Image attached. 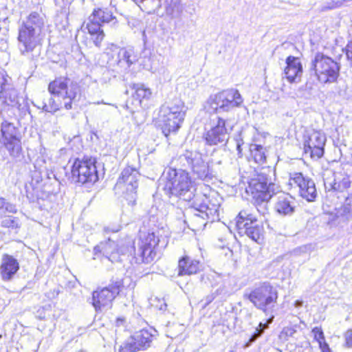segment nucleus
<instances>
[{
	"label": "nucleus",
	"mask_w": 352,
	"mask_h": 352,
	"mask_svg": "<svg viewBox=\"0 0 352 352\" xmlns=\"http://www.w3.org/2000/svg\"><path fill=\"white\" fill-rule=\"evenodd\" d=\"M45 26V17L43 14L32 12L18 28V48L23 56L32 53L41 45L42 32Z\"/></svg>",
	"instance_id": "f257e3e1"
},
{
	"label": "nucleus",
	"mask_w": 352,
	"mask_h": 352,
	"mask_svg": "<svg viewBox=\"0 0 352 352\" xmlns=\"http://www.w3.org/2000/svg\"><path fill=\"white\" fill-rule=\"evenodd\" d=\"M243 99L236 89H228L211 95L204 106L206 112L216 116L232 111L240 107Z\"/></svg>",
	"instance_id": "f03ea898"
},
{
	"label": "nucleus",
	"mask_w": 352,
	"mask_h": 352,
	"mask_svg": "<svg viewBox=\"0 0 352 352\" xmlns=\"http://www.w3.org/2000/svg\"><path fill=\"white\" fill-rule=\"evenodd\" d=\"M185 116L184 102L178 98L162 105L159 112V120L162 133L166 137L170 133H175L180 128Z\"/></svg>",
	"instance_id": "7ed1b4c3"
},
{
	"label": "nucleus",
	"mask_w": 352,
	"mask_h": 352,
	"mask_svg": "<svg viewBox=\"0 0 352 352\" xmlns=\"http://www.w3.org/2000/svg\"><path fill=\"white\" fill-rule=\"evenodd\" d=\"M275 185L265 174H258L249 182L247 192H250L259 213L265 214L267 210V202L274 193Z\"/></svg>",
	"instance_id": "20e7f679"
},
{
	"label": "nucleus",
	"mask_w": 352,
	"mask_h": 352,
	"mask_svg": "<svg viewBox=\"0 0 352 352\" xmlns=\"http://www.w3.org/2000/svg\"><path fill=\"white\" fill-rule=\"evenodd\" d=\"M165 178L166 182L164 190L171 195L183 196L184 199H191L193 195V186L189 174L182 169L168 168Z\"/></svg>",
	"instance_id": "39448f33"
},
{
	"label": "nucleus",
	"mask_w": 352,
	"mask_h": 352,
	"mask_svg": "<svg viewBox=\"0 0 352 352\" xmlns=\"http://www.w3.org/2000/svg\"><path fill=\"white\" fill-rule=\"evenodd\" d=\"M340 65L336 61L319 52L311 60L310 67V70L314 72L318 81L323 84L336 82L340 74Z\"/></svg>",
	"instance_id": "423d86ee"
},
{
	"label": "nucleus",
	"mask_w": 352,
	"mask_h": 352,
	"mask_svg": "<svg viewBox=\"0 0 352 352\" xmlns=\"http://www.w3.org/2000/svg\"><path fill=\"white\" fill-rule=\"evenodd\" d=\"M50 94L63 102L66 109H72V103L80 93L77 84L71 82L67 78H58L51 82L48 86Z\"/></svg>",
	"instance_id": "0eeeda50"
},
{
	"label": "nucleus",
	"mask_w": 352,
	"mask_h": 352,
	"mask_svg": "<svg viewBox=\"0 0 352 352\" xmlns=\"http://www.w3.org/2000/svg\"><path fill=\"white\" fill-rule=\"evenodd\" d=\"M179 161L183 166H189L197 179L208 182L213 177L209 164L204 160L202 154L197 151H186L179 156Z\"/></svg>",
	"instance_id": "6e6552de"
},
{
	"label": "nucleus",
	"mask_w": 352,
	"mask_h": 352,
	"mask_svg": "<svg viewBox=\"0 0 352 352\" xmlns=\"http://www.w3.org/2000/svg\"><path fill=\"white\" fill-rule=\"evenodd\" d=\"M278 298L276 289L270 284L264 283L248 294V299L258 309L267 312L275 306Z\"/></svg>",
	"instance_id": "1a4fd4ad"
},
{
	"label": "nucleus",
	"mask_w": 352,
	"mask_h": 352,
	"mask_svg": "<svg viewBox=\"0 0 352 352\" xmlns=\"http://www.w3.org/2000/svg\"><path fill=\"white\" fill-rule=\"evenodd\" d=\"M160 240L155 232H148L147 234H141L137 242L138 250L133 247L134 259L137 263H149L152 262L156 253L155 247L159 245Z\"/></svg>",
	"instance_id": "9d476101"
},
{
	"label": "nucleus",
	"mask_w": 352,
	"mask_h": 352,
	"mask_svg": "<svg viewBox=\"0 0 352 352\" xmlns=\"http://www.w3.org/2000/svg\"><path fill=\"white\" fill-rule=\"evenodd\" d=\"M112 19V13L107 9H94L89 16V40H92L96 46H100L104 36L101 30L102 23H109Z\"/></svg>",
	"instance_id": "9b49d317"
},
{
	"label": "nucleus",
	"mask_w": 352,
	"mask_h": 352,
	"mask_svg": "<svg viewBox=\"0 0 352 352\" xmlns=\"http://www.w3.org/2000/svg\"><path fill=\"white\" fill-rule=\"evenodd\" d=\"M212 120L213 122L216 120V122L214 123L210 129L204 133L203 139L206 144L209 146L225 145L229 139V134L232 128L227 127L226 126V120L219 116H216Z\"/></svg>",
	"instance_id": "f8f14e48"
},
{
	"label": "nucleus",
	"mask_w": 352,
	"mask_h": 352,
	"mask_svg": "<svg viewBox=\"0 0 352 352\" xmlns=\"http://www.w3.org/2000/svg\"><path fill=\"white\" fill-rule=\"evenodd\" d=\"M1 133L10 155L14 158L19 157L22 148L18 129L12 123L4 121L1 125Z\"/></svg>",
	"instance_id": "ddd939ff"
},
{
	"label": "nucleus",
	"mask_w": 352,
	"mask_h": 352,
	"mask_svg": "<svg viewBox=\"0 0 352 352\" xmlns=\"http://www.w3.org/2000/svg\"><path fill=\"white\" fill-rule=\"evenodd\" d=\"M140 177V175L136 168L128 166L122 171L115 186L116 188L120 189L125 188L128 195L126 199L133 204L135 202Z\"/></svg>",
	"instance_id": "4468645a"
},
{
	"label": "nucleus",
	"mask_w": 352,
	"mask_h": 352,
	"mask_svg": "<svg viewBox=\"0 0 352 352\" xmlns=\"http://www.w3.org/2000/svg\"><path fill=\"white\" fill-rule=\"evenodd\" d=\"M11 78L0 70V102L2 105L19 109L21 106L17 90L10 83Z\"/></svg>",
	"instance_id": "2eb2a0df"
},
{
	"label": "nucleus",
	"mask_w": 352,
	"mask_h": 352,
	"mask_svg": "<svg viewBox=\"0 0 352 352\" xmlns=\"http://www.w3.org/2000/svg\"><path fill=\"white\" fill-rule=\"evenodd\" d=\"M195 216L208 219L214 221L219 219V204L212 201L208 197L201 195L195 198L192 203Z\"/></svg>",
	"instance_id": "dca6fc26"
},
{
	"label": "nucleus",
	"mask_w": 352,
	"mask_h": 352,
	"mask_svg": "<svg viewBox=\"0 0 352 352\" xmlns=\"http://www.w3.org/2000/svg\"><path fill=\"white\" fill-rule=\"evenodd\" d=\"M289 185L298 188L300 195L308 201H313L317 197L314 182L305 177L300 173H296L289 179Z\"/></svg>",
	"instance_id": "f3484780"
},
{
	"label": "nucleus",
	"mask_w": 352,
	"mask_h": 352,
	"mask_svg": "<svg viewBox=\"0 0 352 352\" xmlns=\"http://www.w3.org/2000/svg\"><path fill=\"white\" fill-rule=\"evenodd\" d=\"M325 135L320 131H313L305 136L304 151L311 158L319 159L324 154Z\"/></svg>",
	"instance_id": "a211bd4d"
},
{
	"label": "nucleus",
	"mask_w": 352,
	"mask_h": 352,
	"mask_svg": "<svg viewBox=\"0 0 352 352\" xmlns=\"http://www.w3.org/2000/svg\"><path fill=\"white\" fill-rule=\"evenodd\" d=\"M137 61V56L133 48H122L117 54L115 63L109 62V67L117 74L126 72L130 66Z\"/></svg>",
	"instance_id": "6ab92c4d"
},
{
	"label": "nucleus",
	"mask_w": 352,
	"mask_h": 352,
	"mask_svg": "<svg viewBox=\"0 0 352 352\" xmlns=\"http://www.w3.org/2000/svg\"><path fill=\"white\" fill-rule=\"evenodd\" d=\"M324 183L328 191L343 193V197H345L346 194L349 195L348 190L351 187V181L349 176L344 173H334L332 177L326 178Z\"/></svg>",
	"instance_id": "aec40b11"
},
{
	"label": "nucleus",
	"mask_w": 352,
	"mask_h": 352,
	"mask_svg": "<svg viewBox=\"0 0 352 352\" xmlns=\"http://www.w3.org/2000/svg\"><path fill=\"white\" fill-rule=\"evenodd\" d=\"M115 298L107 287L98 288L92 294V305L96 311H102L111 308Z\"/></svg>",
	"instance_id": "412c9836"
},
{
	"label": "nucleus",
	"mask_w": 352,
	"mask_h": 352,
	"mask_svg": "<svg viewBox=\"0 0 352 352\" xmlns=\"http://www.w3.org/2000/svg\"><path fill=\"white\" fill-rule=\"evenodd\" d=\"M100 254H102L105 258L111 262L120 261V256L117 249V244L115 241H111L109 238L108 241L101 242L94 249V259L100 257Z\"/></svg>",
	"instance_id": "4be33fe9"
},
{
	"label": "nucleus",
	"mask_w": 352,
	"mask_h": 352,
	"mask_svg": "<svg viewBox=\"0 0 352 352\" xmlns=\"http://www.w3.org/2000/svg\"><path fill=\"white\" fill-rule=\"evenodd\" d=\"M19 270L18 261L11 255L4 254L0 265V275L3 280L9 281Z\"/></svg>",
	"instance_id": "5701e85b"
},
{
	"label": "nucleus",
	"mask_w": 352,
	"mask_h": 352,
	"mask_svg": "<svg viewBox=\"0 0 352 352\" xmlns=\"http://www.w3.org/2000/svg\"><path fill=\"white\" fill-rule=\"evenodd\" d=\"M275 211L283 216L292 215L296 208L294 198L289 194L282 193L276 197L274 203Z\"/></svg>",
	"instance_id": "b1692460"
},
{
	"label": "nucleus",
	"mask_w": 352,
	"mask_h": 352,
	"mask_svg": "<svg viewBox=\"0 0 352 352\" xmlns=\"http://www.w3.org/2000/svg\"><path fill=\"white\" fill-rule=\"evenodd\" d=\"M287 67L285 69V75L289 82H293L300 78L302 74V66L300 59L289 56L286 59Z\"/></svg>",
	"instance_id": "393cba45"
},
{
	"label": "nucleus",
	"mask_w": 352,
	"mask_h": 352,
	"mask_svg": "<svg viewBox=\"0 0 352 352\" xmlns=\"http://www.w3.org/2000/svg\"><path fill=\"white\" fill-rule=\"evenodd\" d=\"M72 175L75 183L86 184L88 182V158L76 159L72 166Z\"/></svg>",
	"instance_id": "a878e982"
},
{
	"label": "nucleus",
	"mask_w": 352,
	"mask_h": 352,
	"mask_svg": "<svg viewBox=\"0 0 352 352\" xmlns=\"http://www.w3.org/2000/svg\"><path fill=\"white\" fill-rule=\"evenodd\" d=\"M236 228L239 233L241 235L245 234L252 241L259 243L263 239V228L255 223L250 225L248 222L243 223V221L236 223Z\"/></svg>",
	"instance_id": "bb28decb"
},
{
	"label": "nucleus",
	"mask_w": 352,
	"mask_h": 352,
	"mask_svg": "<svg viewBox=\"0 0 352 352\" xmlns=\"http://www.w3.org/2000/svg\"><path fill=\"white\" fill-rule=\"evenodd\" d=\"M201 266L199 261L192 259L189 256H184L179 260L178 275L185 276L196 274L199 271Z\"/></svg>",
	"instance_id": "cd10ccee"
},
{
	"label": "nucleus",
	"mask_w": 352,
	"mask_h": 352,
	"mask_svg": "<svg viewBox=\"0 0 352 352\" xmlns=\"http://www.w3.org/2000/svg\"><path fill=\"white\" fill-rule=\"evenodd\" d=\"M50 93L43 92L41 95V102L37 105L38 109H42L46 112L54 113L63 106V102L57 98V100L52 97Z\"/></svg>",
	"instance_id": "c85d7f7f"
},
{
	"label": "nucleus",
	"mask_w": 352,
	"mask_h": 352,
	"mask_svg": "<svg viewBox=\"0 0 352 352\" xmlns=\"http://www.w3.org/2000/svg\"><path fill=\"white\" fill-rule=\"evenodd\" d=\"M166 12L172 18L181 17L183 12H187L189 8L187 0H170V2L166 0Z\"/></svg>",
	"instance_id": "c756f323"
},
{
	"label": "nucleus",
	"mask_w": 352,
	"mask_h": 352,
	"mask_svg": "<svg viewBox=\"0 0 352 352\" xmlns=\"http://www.w3.org/2000/svg\"><path fill=\"white\" fill-rule=\"evenodd\" d=\"M153 335L148 329H142L137 331L131 337L137 346H140V350H144L151 346L153 341Z\"/></svg>",
	"instance_id": "7c9ffc66"
},
{
	"label": "nucleus",
	"mask_w": 352,
	"mask_h": 352,
	"mask_svg": "<svg viewBox=\"0 0 352 352\" xmlns=\"http://www.w3.org/2000/svg\"><path fill=\"white\" fill-rule=\"evenodd\" d=\"M133 89L135 90L133 98L137 102V105L141 106L143 100H148L151 98L152 92L151 89L146 87L144 84H133Z\"/></svg>",
	"instance_id": "2f4dec72"
},
{
	"label": "nucleus",
	"mask_w": 352,
	"mask_h": 352,
	"mask_svg": "<svg viewBox=\"0 0 352 352\" xmlns=\"http://www.w3.org/2000/svg\"><path fill=\"white\" fill-rule=\"evenodd\" d=\"M250 157L259 164H263L266 160L265 148L258 144H252L250 146Z\"/></svg>",
	"instance_id": "473e14b6"
},
{
	"label": "nucleus",
	"mask_w": 352,
	"mask_h": 352,
	"mask_svg": "<svg viewBox=\"0 0 352 352\" xmlns=\"http://www.w3.org/2000/svg\"><path fill=\"white\" fill-rule=\"evenodd\" d=\"M345 201L342 206L338 210V216L348 220L352 218V195L345 196Z\"/></svg>",
	"instance_id": "72a5a7b5"
},
{
	"label": "nucleus",
	"mask_w": 352,
	"mask_h": 352,
	"mask_svg": "<svg viewBox=\"0 0 352 352\" xmlns=\"http://www.w3.org/2000/svg\"><path fill=\"white\" fill-rule=\"evenodd\" d=\"M17 208L15 204L7 201L3 197H0V217L6 214H16Z\"/></svg>",
	"instance_id": "f704fd0d"
},
{
	"label": "nucleus",
	"mask_w": 352,
	"mask_h": 352,
	"mask_svg": "<svg viewBox=\"0 0 352 352\" xmlns=\"http://www.w3.org/2000/svg\"><path fill=\"white\" fill-rule=\"evenodd\" d=\"M1 218L2 219L1 226L3 228L12 230H16L20 228V221L19 218L12 215H7V214Z\"/></svg>",
	"instance_id": "c9c22d12"
},
{
	"label": "nucleus",
	"mask_w": 352,
	"mask_h": 352,
	"mask_svg": "<svg viewBox=\"0 0 352 352\" xmlns=\"http://www.w3.org/2000/svg\"><path fill=\"white\" fill-rule=\"evenodd\" d=\"M161 0H151L146 1V3H143L139 7L147 14H154L161 7Z\"/></svg>",
	"instance_id": "e433bc0d"
},
{
	"label": "nucleus",
	"mask_w": 352,
	"mask_h": 352,
	"mask_svg": "<svg viewBox=\"0 0 352 352\" xmlns=\"http://www.w3.org/2000/svg\"><path fill=\"white\" fill-rule=\"evenodd\" d=\"M311 332L314 335V339L320 344L322 352H331L326 343H324V346L323 347L322 346V343L323 342H324V336L321 328L317 327H314Z\"/></svg>",
	"instance_id": "4c0bfd02"
},
{
	"label": "nucleus",
	"mask_w": 352,
	"mask_h": 352,
	"mask_svg": "<svg viewBox=\"0 0 352 352\" xmlns=\"http://www.w3.org/2000/svg\"><path fill=\"white\" fill-rule=\"evenodd\" d=\"M240 221H243V223L248 222L250 226L255 224L257 219L253 214L249 213L247 210H242L236 218V223Z\"/></svg>",
	"instance_id": "58836bf2"
},
{
	"label": "nucleus",
	"mask_w": 352,
	"mask_h": 352,
	"mask_svg": "<svg viewBox=\"0 0 352 352\" xmlns=\"http://www.w3.org/2000/svg\"><path fill=\"white\" fill-rule=\"evenodd\" d=\"M267 327V324L260 322L258 327L255 329L254 333L251 336L248 342L245 344V348L249 347L254 342H255L257 338L263 334L264 330Z\"/></svg>",
	"instance_id": "ea45409f"
},
{
	"label": "nucleus",
	"mask_w": 352,
	"mask_h": 352,
	"mask_svg": "<svg viewBox=\"0 0 352 352\" xmlns=\"http://www.w3.org/2000/svg\"><path fill=\"white\" fill-rule=\"evenodd\" d=\"M267 327V324L260 322L258 327L255 329L254 333L251 336L248 342L245 344V348L249 347L254 342H255L257 338L263 334L264 330Z\"/></svg>",
	"instance_id": "a19ab883"
},
{
	"label": "nucleus",
	"mask_w": 352,
	"mask_h": 352,
	"mask_svg": "<svg viewBox=\"0 0 352 352\" xmlns=\"http://www.w3.org/2000/svg\"><path fill=\"white\" fill-rule=\"evenodd\" d=\"M267 327V324L260 322L258 327L255 329L254 333L251 336L248 342L245 344V348L249 347L254 342H255L257 338L263 334L264 330Z\"/></svg>",
	"instance_id": "79ce46f5"
},
{
	"label": "nucleus",
	"mask_w": 352,
	"mask_h": 352,
	"mask_svg": "<svg viewBox=\"0 0 352 352\" xmlns=\"http://www.w3.org/2000/svg\"><path fill=\"white\" fill-rule=\"evenodd\" d=\"M267 327V324L260 322L258 327L255 329L254 333L251 336L248 342L245 344V348L249 347L254 342H255L257 338L263 334L264 330Z\"/></svg>",
	"instance_id": "37998d69"
},
{
	"label": "nucleus",
	"mask_w": 352,
	"mask_h": 352,
	"mask_svg": "<svg viewBox=\"0 0 352 352\" xmlns=\"http://www.w3.org/2000/svg\"><path fill=\"white\" fill-rule=\"evenodd\" d=\"M89 183L95 184L99 179L97 167L96 166V160L89 157Z\"/></svg>",
	"instance_id": "c03bdc74"
},
{
	"label": "nucleus",
	"mask_w": 352,
	"mask_h": 352,
	"mask_svg": "<svg viewBox=\"0 0 352 352\" xmlns=\"http://www.w3.org/2000/svg\"><path fill=\"white\" fill-rule=\"evenodd\" d=\"M140 350V346H137L133 340L127 341L120 346L119 352H136Z\"/></svg>",
	"instance_id": "a18cd8bd"
},
{
	"label": "nucleus",
	"mask_w": 352,
	"mask_h": 352,
	"mask_svg": "<svg viewBox=\"0 0 352 352\" xmlns=\"http://www.w3.org/2000/svg\"><path fill=\"white\" fill-rule=\"evenodd\" d=\"M123 286L122 280H116L113 283H112L111 285H109L108 287H107L111 293L113 294V295L116 297L120 292V288Z\"/></svg>",
	"instance_id": "49530a36"
},
{
	"label": "nucleus",
	"mask_w": 352,
	"mask_h": 352,
	"mask_svg": "<svg viewBox=\"0 0 352 352\" xmlns=\"http://www.w3.org/2000/svg\"><path fill=\"white\" fill-rule=\"evenodd\" d=\"M296 328V326L286 327L283 329L282 333L285 334L286 336L294 337L297 331Z\"/></svg>",
	"instance_id": "de8ad7c7"
},
{
	"label": "nucleus",
	"mask_w": 352,
	"mask_h": 352,
	"mask_svg": "<svg viewBox=\"0 0 352 352\" xmlns=\"http://www.w3.org/2000/svg\"><path fill=\"white\" fill-rule=\"evenodd\" d=\"M344 339L346 346L352 348V329L346 331L344 333Z\"/></svg>",
	"instance_id": "09e8293b"
},
{
	"label": "nucleus",
	"mask_w": 352,
	"mask_h": 352,
	"mask_svg": "<svg viewBox=\"0 0 352 352\" xmlns=\"http://www.w3.org/2000/svg\"><path fill=\"white\" fill-rule=\"evenodd\" d=\"M25 195L29 199L34 198L33 188L31 184H25Z\"/></svg>",
	"instance_id": "8fccbe9b"
},
{
	"label": "nucleus",
	"mask_w": 352,
	"mask_h": 352,
	"mask_svg": "<svg viewBox=\"0 0 352 352\" xmlns=\"http://www.w3.org/2000/svg\"><path fill=\"white\" fill-rule=\"evenodd\" d=\"M342 4V1H331L330 2L327 3L326 8L328 9H334L336 8H339Z\"/></svg>",
	"instance_id": "3c124183"
},
{
	"label": "nucleus",
	"mask_w": 352,
	"mask_h": 352,
	"mask_svg": "<svg viewBox=\"0 0 352 352\" xmlns=\"http://www.w3.org/2000/svg\"><path fill=\"white\" fill-rule=\"evenodd\" d=\"M59 293H60L59 289L55 288L53 290H50V292H47L45 294V296L49 299H54L58 296Z\"/></svg>",
	"instance_id": "603ef678"
},
{
	"label": "nucleus",
	"mask_w": 352,
	"mask_h": 352,
	"mask_svg": "<svg viewBox=\"0 0 352 352\" xmlns=\"http://www.w3.org/2000/svg\"><path fill=\"white\" fill-rule=\"evenodd\" d=\"M346 54L348 59H352V40L346 47Z\"/></svg>",
	"instance_id": "864d4df0"
},
{
	"label": "nucleus",
	"mask_w": 352,
	"mask_h": 352,
	"mask_svg": "<svg viewBox=\"0 0 352 352\" xmlns=\"http://www.w3.org/2000/svg\"><path fill=\"white\" fill-rule=\"evenodd\" d=\"M151 61V57L148 58L147 59L145 58V60H144L142 65H143V67L145 69L148 70V71H151L153 72V67L151 63H147L146 61Z\"/></svg>",
	"instance_id": "5fc2aeb1"
},
{
	"label": "nucleus",
	"mask_w": 352,
	"mask_h": 352,
	"mask_svg": "<svg viewBox=\"0 0 352 352\" xmlns=\"http://www.w3.org/2000/svg\"><path fill=\"white\" fill-rule=\"evenodd\" d=\"M125 324H126V318L124 317H119L116 320V326L117 327H124Z\"/></svg>",
	"instance_id": "6e6d98bb"
},
{
	"label": "nucleus",
	"mask_w": 352,
	"mask_h": 352,
	"mask_svg": "<svg viewBox=\"0 0 352 352\" xmlns=\"http://www.w3.org/2000/svg\"><path fill=\"white\" fill-rule=\"evenodd\" d=\"M215 298V296L214 294L209 295L206 297V305H208L209 303H210Z\"/></svg>",
	"instance_id": "4d7b16f0"
},
{
	"label": "nucleus",
	"mask_w": 352,
	"mask_h": 352,
	"mask_svg": "<svg viewBox=\"0 0 352 352\" xmlns=\"http://www.w3.org/2000/svg\"><path fill=\"white\" fill-rule=\"evenodd\" d=\"M160 310L164 311L166 309L167 305L165 302H162L160 305H157Z\"/></svg>",
	"instance_id": "13d9d810"
},
{
	"label": "nucleus",
	"mask_w": 352,
	"mask_h": 352,
	"mask_svg": "<svg viewBox=\"0 0 352 352\" xmlns=\"http://www.w3.org/2000/svg\"><path fill=\"white\" fill-rule=\"evenodd\" d=\"M295 306L296 307H301L302 305V302L300 301V300H296L294 303Z\"/></svg>",
	"instance_id": "bf43d9fd"
},
{
	"label": "nucleus",
	"mask_w": 352,
	"mask_h": 352,
	"mask_svg": "<svg viewBox=\"0 0 352 352\" xmlns=\"http://www.w3.org/2000/svg\"><path fill=\"white\" fill-rule=\"evenodd\" d=\"M241 144L238 142H237V145H236V148H237V151H239V153L241 152Z\"/></svg>",
	"instance_id": "052dcab7"
},
{
	"label": "nucleus",
	"mask_w": 352,
	"mask_h": 352,
	"mask_svg": "<svg viewBox=\"0 0 352 352\" xmlns=\"http://www.w3.org/2000/svg\"><path fill=\"white\" fill-rule=\"evenodd\" d=\"M195 8H192V12H189V13H190V14H191V15H192V14H194V12H195Z\"/></svg>",
	"instance_id": "680f3d73"
},
{
	"label": "nucleus",
	"mask_w": 352,
	"mask_h": 352,
	"mask_svg": "<svg viewBox=\"0 0 352 352\" xmlns=\"http://www.w3.org/2000/svg\"><path fill=\"white\" fill-rule=\"evenodd\" d=\"M82 27L85 29H88V23L85 25V23L82 25Z\"/></svg>",
	"instance_id": "e2e57ef3"
},
{
	"label": "nucleus",
	"mask_w": 352,
	"mask_h": 352,
	"mask_svg": "<svg viewBox=\"0 0 352 352\" xmlns=\"http://www.w3.org/2000/svg\"><path fill=\"white\" fill-rule=\"evenodd\" d=\"M82 43H84V44H85V45H87L86 38L85 39V41H84V40H82Z\"/></svg>",
	"instance_id": "0e129e2a"
},
{
	"label": "nucleus",
	"mask_w": 352,
	"mask_h": 352,
	"mask_svg": "<svg viewBox=\"0 0 352 352\" xmlns=\"http://www.w3.org/2000/svg\"><path fill=\"white\" fill-rule=\"evenodd\" d=\"M77 37H78V38H80V37H81V35H80V32L78 34ZM82 37H83V36H82Z\"/></svg>",
	"instance_id": "69168bd1"
},
{
	"label": "nucleus",
	"mask_w": 352,
	"mask_h": 352,
	"mask_svg": "<svg viewBox=\"0 0 352 352\" xmlns=\"http://www.w3.org/2000/svg\"><path fill=\"white\" fill-rule=\"evenodd\" d=\"M111 232H118V229H116V230H111Z\"/></svg>",
	"instance_id": "338daca9"
},
{
	"label": "nucleus",
	"mask_w": 352,
	"mask_h": 352,
	"mask_svg": "<svg viewBox=\"0 0 352 352\" xmlns=\"http://www.w3.org/2000/svg\"><path fill=\"white\" fill-rule=\"evenodd\" d=\"M105 231H106V232H109V228H105Z\"/></svg>",
	"instance_id": "774afa93"
}]
</instances>
